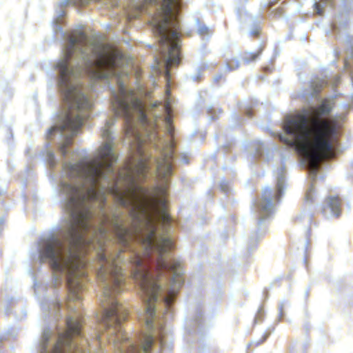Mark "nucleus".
I'll return each mask as SVG.
<instances>
[{"instance_id":"f257e3e1","label":"nucleus","mask_w":353,"mask_h":353,"mask_svg":"<svg viewBox=\"0 0 353 353\" xmlns=\"http://www.w3.org/2000/svg\"><path fill=\"white\" fill-rule=\"evenodd\" d=\"M123 117L132 159L114 171L112 118L101 130L105 142L94 159L63 163L60 190L67 217L59 235L41 237L39 259L48 260L55 283L66 276L76 301L85 279L81 254L97 249L103 334L114 353H148L156 311L161 305L168 309L183 279L180 263L167 261L171 238L157 232V223L166 227L170 222L166 190L149 194L138 182L152 164L159 177L172 174L173 127L170 117Z\"/></svg>"},{"instance_id":"f03ea898","label":"nucleus","mask_w":353,"mask_h":353,"mask_svg":"<svg viewBox=\"0 0 353 353\" xmlns=\"http://www.w3.org/2000/svg\"><path fill=\"white\" fill-rule=\"evenodd\" d=\"M334 99L326 98L318 105H310L294 117H289L284 123L285 134L279 138L292 147L305 161L313 179L323 159L335 156L336 123L330 116L334 106Z\"/></svg>"},{"instance_id":"7ed1b4c3","label":"nucleus","mask_w":353,"mask_h":353,"mask_svg":"<svg viewBox=\"0 0 353 353\" xmlns=\"http://www.w3.org/2000/svg\"><path fill=\"white\" fill-rule=\"evenodd\" d=\"M67 330L63 332L54 333L49 329L43 330L40 341L41 353H74L80 350L77 346L74 336L81 334V325L74 317L66 320Z\"/></svg>"},{"instance_id":"20e7f679","label":"nucleus","mask_w":353,"mask_h":353,"mask_svg":"<svg viewBox=\"0 0 353 353\" xmlns=\"http://www.w3.org/2000/svg\"><path fill=\"white\" fill-rule=\"evenodd\" d=\"M272 190L270 187H265L262 190L261 199L254 204L256 212L259 214V219L258 224L262 225L263 221L271 216L274 211V204L273 203Z\"/></svg>"},{"instance_id":"39448f33","label":"nucleus","mask_w":353,"mask_h":353,"mask_svg":"<svg viewBox=\"0 0 353 353\" xmlns=\"http://www.w3.org/2000/svg\"><path fill=\"white\" fill-rule=\"evenodd\" d=\"M322 212L324 216H339L341 213V201L337 196H330L327 199L326 204L323 206Z\"/></svg>"},{"instance_id":"423d86ee","label":"nucleus","mask_w":353,"mask_h":353,"mask_svg":"<svg viewBox=\"0 0 353 353\" xmlns=\"http://www.w3.org/2000/svg\"><path fill=\"white\" fill-rule=\"evenodd\" d=\"M285 168L282 165L275 171V175L276 176V193L274 196L277 200H279L280 197L283 194V190L285 188Z\"/></svg>"},{"instance_id":"0eeeda50","label":"nucleus","mask_w":353,"mask_h":353,"mask_svg":"<svg viewBox=\"0 0 353 353\" xmlns=\"http://www.w3.org/2000/svg\"><path fill=\"white\" fill-rule=\"evenodd\" d=\"M239 66V61L236 58H233L230 61L227 62L224 67L225 71H230L237 68Z\"/></svg>"},{"instance_id":"6e6552de","label":"nucleus","mask_w":353,"mask_h":353,"mask_svg":"<svg viewBox=\"0 0 353 353\" xmlns=\"http://www.w3.org/2000/svg\"><path fill=\"white\" fill-rule=\"evenodd\" d=\"M318 83H319V87L318 85H316L315 87L314 85H312L311 91L310 93L302 94L303 97H307V95H310V97H315L319 89L323 86V82L319 81Z\"/></svg>"},{"instance_id":"1a4fd4ad","label":"nucleus","mask_w":353,"mask_h":353,"mask_svg":"<svg viewBox=\"0 0 353 353\" xmlns=\"http://www.w3.org/2000/svg\"><path fill=\"white\" fill-rule=\"evenodd\" d=\"M315 195L314 188L312 184L305 192V200L307 202L312 203L314 201V197Z\"/></svg>"},{"instance_id":"9d476101","label":"nucleus","mask_w":353,"mask_h":353,"mask_svg":"<svg viewBox=\"0 0 353 353\" xmlns=\"http://www.w3.org/2000/svg\"><path fill=\"white\" fill-rule=\"evenodd\" d=\"M259 56V53H252L250 52H245L243 57L244 62L249 63L251 61H254L256 60L257 57Z\"/></svg>"},{"instance_id":"9b49d317","label":"nucleus","mask_w":353,"mask_h":353,"mask_svg":"<svg viewBox=\"0 0 353 353\" xmlns=\"http://www.w3.org/2000/svg\"><path fill=\"white\" fill-rule=\"evenodd\" d=\"M198 33L201 36L209 35L210 30L208 27L205 26H201L198 28Z\"/></svg>"},{"instance_id":"f8f14e48","label":"nucleus","mask_w":353,"mask_h":353,"mask_svg":"<svg viewBox=\"0 0 353 353\" xmlns=\"http://www.w3.org/2000/svg\"><path fill=\"white\" fill-rule=\"evenodd\" d=\"M314 6L315 7V10H316L317 14H319L320 15L323 14V8H321V4L316 2V3H314Z\"/></svg>"},{"instance_id":"ddd939ff","label":"nucleus","mask_w":353,"mask_h":353,"mask_svg":"<svg viewBox=\"0 0 353 353\" xmlns=\"http://www.w3.org/2000/svg\"><path fill=\"white\" fill-rule=\"evenodd\" d=\"M220 185L223 191H228V183L226 181H223Z\"/></svg>"},{"instance_id":"4468645a","label":"nucleus","mask_w":353,"mask_h":353,"mask_svg":"<svg viewBox=\"0 0 353 353\" xmlns=\"http://www.w3.org/2000/svg\"><path fill=\"white\" fill-rule=\"evenodd\" d=\"M48 156L49 160L50 161V165H54V164L52 163V159L54 157V154L53 153V152H49L48 154Z\"/></svg>"},{"instance_id":"2eb2a0df","label":"nucleus","mask_w":353,"mask_h":353,"mask_svg":"<svg viewBox=\"0 0 353 353\" xmlns=\"http://www.w3.org/2000/svg\"><path fill=\"white\" fill-rule=\"evenodd\" d=\"M94 341H96L97 343H98L100 345H101V336L99 334H97L95 337H94Z\"/></svg>"},{"instance_id":"dca6fc26","label":"nucleus","mask_w":353,"mask_h":353,"mask_svg":"<svg viewBox=\"0 0 353 353\" xmlns=\"http://www.w3.org/2000/svg\"><path fill=\"white\" fill-rule=\"evenodd\" d=\"M283 309V303H281L279 305V310L280 316H282Z\"/></svg>"},{"instance_id":"f3484780","label":"nucleus","mask_w":353,"mask_h":353,"mask_svg":"<svg viewBox=\"0 0 353 353\" xmlns=\"http://www.w3.org/2000/svg\"><path fill=\"white\" fill-rule=\"evenodd\" d=\"M162 332L163 331H161V333H160V336H159V341H160V345L162 346L163 345V334H162Z\"/></svg>"},{"instance_id":"a211bd4d","label":"nucleus","mask_w":353,"mask_h":353,"mask_svg":"<svg viewBox=\"0 0 353 353\" xmlns=\"http://www.w3.org/2000/svg\"><path fill=\"white\" fill-rule=\"evenodd\" d=\"M159 104H160L159 103H158V102H155V103H154L152 104V108H157V107L159 106Z\"/></svg>"},{"instance_id":"6ab92c4d","label":"nucleus","mask_w":353,"mask_h":353,"mask_svg":"<svg viewBox=\"0 0 353 353\" xmlns=\"http://www.w3.org/2000/svg\"><path fill=\"white\" fill-rule=\"evenodd\" d=\"M192 79L193 81H197L199 79V76H192Z\"/></svg>"},{"instance_id":"aec40b11","label":"nucleus","mask_w":353,"mask_h":353,"mask_svg":"<svg viewBox=\"0 0 353 353\" xmlns=\"http://www.w3.org/2000/svg\"><path fill=\"white\" fill-rule=\"evenodd\" d=\"M345 67L346 68H348V63H347V62H345Z\"/></svg>"},{"instance_id":"412c9836","label":"nucleus","mask_w":353,"mask_h":353,"mask_svg":"<svg viewBox=\"0 0 353 353\" xmlns=\"http://www.w3.org/2000/svg\"><path fill=\"white\" fill-rule=\"evenodd\" d=\"M321 1H323V3H324L329 1L330 0H321Z\"/></svg>"},{"instance_id":"4be33fe9","label":"nucleus","mask_w":353,"mask_h":353,"mask_svg":"<svg viewBox=\"0 0 353 353\" xmlns=\"http://www.w3.org/2000/svg\"><path fill=\"white\" fill-rule=\"evenodd\" d=\"M333 28H334V29H336V28H337V26H336V24H334V27H333Z\"/></svg>"},{"instance_id":"5701e85b","label":"nucleus","mask_w":353,"mask_h":353,"mask_svg":"<svg viewBox=\"0 0 353 353\" xmlns=\"http://www.w3.org/2000/svg\"><path fill=\"white\" fill-rule=\"evenodd\" d=\"M34 287L35 290H37V284L36 283L34 284Z\"/></svg>"},{"instance_id":"b1692460","label":"nucleus","mask_w":353,"mask_h":353,"mask_svg":"<svg viewBox=\"0 0 353 353\" xmlns=\"http://www.w3.org/2000/svg\"><path fill=\"white\" fill-rule=\"evenodd\" d=\"M117 4V2H113V3H112V5H113V6H116Z\"/></svg>"}]
</instances>
